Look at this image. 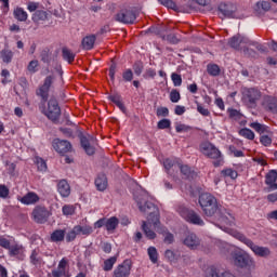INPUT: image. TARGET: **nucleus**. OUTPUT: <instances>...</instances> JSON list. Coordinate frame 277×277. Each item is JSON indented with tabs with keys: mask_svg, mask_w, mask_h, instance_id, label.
<instances>
[{
	"mask_svg": "<svg viewBox=\"0 0 277 277\" xmlns=\"http://www.w3.org/2000/svg\"><path fill=\"white\" fill-rule=\"evenodd\" d=\"M177 213L183 217L188 224H195V226H205V221L200 217V214L196 213L194 210H189L185 206L177 207Z\"/></svg>",
	"mask_w": 277,
	"mask_h": 277,
	"instance_id": "423d86ee",
	"label": "nucleus"
},
{
	"mask_svg": "<svg viewBox=\"0 0 277 277\" xmlns=\"http://www.w3.org/2000/svg\"><path fill=\"white\" fill-rule=\"evenodd\" d=\"M222 177L223 179H230L232 181H235L239 176V173L237 170L227 168L221 171Z\"/></svg>",
	"mask_w": 277,
	"mask_h": 277,
	"instance_id": "c756f323",
	"label": "nucleus"
},
{
	"mask_svg": "<svg viewBox=\"0 0 277 277\" xmlns=\"http://www.w3.org/2000/svg\"><path fill=\"white\" fill-rule=\"evenodd\" d=\"M53 148L56 153H60V155H66V153H70V148H72V146L68 141L56 138L53 141Z\"/></svg>",
	"mask_w": 277,
	"mask_h": 277,
	"instance_id": "2eb2a0df",
	"label": "nucleus"
},
{
	"mask_svg": "<svg viewBox=\"0 0 277 277\" xmlns=\"http://www.w3.org/2000/svg\"><path fill=\"white\" fill-rule=\"evenodd\" d=\"M239 135L246 140H254V132L248 128L240 129Z\"/></svg>",
	"mask_w": 277,
	"mask_h": 277,
	"instance_id": "58836bf2",
	"label": "nucleus"
},
{
	"mask_svg": "<svg viewBox=\"0 0 277 277\" xmlns=\"http://www.w3.org/2000/svg\"><path fill=\"white\" fill-rule=\"evenodd\" d=\"M9 254L11 256H14L15 259H18V261L25 260V247L19 243H12L11 248L9 249Z\"/></svg>",
	"mask_w": 277,
	"mask_h": 277,
	"instance_id": "f3484780",
	"label": "nucleus"
},
{
	"mask_svg": "<svg viewBox=\"0 0 277 277\" xmlns=\"http://www.w3.org/2000/svg\"><path fill=\"white\" fill-rule=\"evenodd\" d=\"M207 70L208 75H211V77H217L220 75V66L216 64H209Z\"/></svg>",
	"mask_w": 277,
	"mask_h": 277,
	"instance_id": "ea45409f",
	"label": "nucleus"
},
{
	"mask_svg": "<svg viewBox=\"0 0 277 277\" xmlns=\"http://www.w3.org/2000/svg\"><path fill=\"white\" fill-rule=\"evenodd\" d=\"M171 103H179L181 101V93L176 90H172L170 93Z\"/></svg>",
	"mask_w": 277,
	"mask_h": 277,
	"instance_id": "603ef678",
	"label": "nucleus"
},
{
	"mask_svg": "<svg viewBox=\"0 0 277 277\" xmlns=\"http://www.w3.org/2000/svg\"><path fill=\"white\" fill-rule=\"evenodd\" d=\"M106 224H107V217H102L94 223V228H103V226L106 227Z\"/></svg>",
	"mask_w": 277,
	"mask_h": 277,
	"instance_id": "e2e57ef3",
	"label": "nucleus"
},
{
	"mask_svg": "<svg viewBox=\"0 0 277 277\" xmlns=\"http://www.w3.org/2000/svg\"><path fill=\"white\" fill-rule=\"evenodd\" d=\"M174 163H181V160L179 159H175V160H172L170 158L166 159L163 161V166H164V169L167 170V172H170V170H172V168H174Z\"/></svg>",
	"mask_w": 277,
	"mask_h": 277,
	"instance_id": "79ce46f5",
	"label": "nucleus"
},
{
	"mask_svg": "<svg viewBox=\"0 0 277 277\" xmlns=\"http://www.w3.org/2000/svg\"><path fill=\"white\" fill-rule=\"evenodd\" d=\"M36 163L40 172L47 171V162L42 158H36Z\"/></svg>",
	"mask_w": 277,
	"mask_h": 277,
	"instance_id": "5fc2aeb1",
	"label": "nucleus"
},
{
	"mask_svg": "<svg viewBox=\"0 0 277 277\" xmlns=\"http://www.w3.org/2000/svg\"><path fill=\"white\" fill-rule=\"evenodd\" d=\"M70 267V260L68 258H63L56 268H54L49 277H70L68 275V269Z\"/></svg>",
	"mask_w": 277,
	"mask_h": 277,
	"instance_id": "9b49d317",
	"label": "nucleus"
},
{
	"mask_svg": "<svg viewBox=\"0 0 277 277\" xmlns=\"http://www.w3.org/2000/svg\"><path fill=\"white\" fill-rule=\"evenodd\" d=\"M95 187L98 189V192H105V189H107V176H97L95 180Z\"/></svg>",
	"mask_w": 277,
	"mask_h": 277,
	"instance_id": "cd10ccee",
	"label": "nucleus"
},
{
	"mask_svg": "<svg viewBox=\"0 0 277 277\" xmlns=\"http://www.w3.org/2000/svg\"><path fill=\"white\" fill-rule=\"evenodd\" d=\"M232 237H235V239H238V241H241V243H245V246L250 248V250H252V252L255 254V256L265 258V256H269V254H272V252L269 251V248L259 247V246L254 245V242L252 240L248 239L243 234H241L237 230L232 232Z\"/></svg>",
	"mask_w": 277,
	"mask_h": 277,
	"instance_id": "7ed1b4c3",
	"label": "nucleus"
},
{
	"mask_svg": "<svg viewBox=\"0 0 277 277\" xmlns=\"http://www.w3.org/2000/svg\"><path fill=\"white\" fill-rule=\"evenodd\" d=\"M77 235H79L78 232H76V226L66 235V241H75L77 239Z\"/></svg>",
	"mask_w": 277,
	"mask_h": 277,
	"instance_id": "864d4df0",
	"label": "nucleus"
},
{
	"mask_svg": "<svg viewBox=\"0 0 277 277\" xmlns=\"http://www.w3.org/2000/svg\"><path fill=\"white\" fill-rule=\"evenodd\" d=\"M258 8H261V10H264L265 12H268V10H272V4L268 1H259L256 3Z\"/></svg>",
	"mask_w": 277,
	"mask_h": 277,
	"instance_id": "13d9d810",
	"label": "nucleus"
},
{
	"mask_svg": "<svg viewBox=\"0 0 277 277\" xmlns=\"http://www.w3.org/2000/svg\"><path fill=\"white\" fill-rule=\"evenodd\" d=\"M175 131L176 133H187L188 131H192V127L185 123H175Z\"/></svg>",
	"mask_w": 277,
	"mask_h": 277,
	"instance_id": "c03bdc74",
	"label": "nucleus"
},
{
	"mask_svg": "<svg viewBox=\"0 0 277 277\" xmlns=\"http://www.w3.org/2000/svg\"><path fill=\"white\" fill-rule=\"evenodd\" d=\"M161 5H164V8H168L169 10H179V6H176V3L172 0H159Z\"/></svg>",
	"mask_w": 277,
	"mask_h": 277,
	"instance_id": "09e8293b",
	"label": "nucleus"
},
{
	"mask_svg": "<svg viewBox=\"0 0 277 277\" xmlns=\"http://www.w3.org/2000/svg\"><path fill=\"white\" fill-rule=\"evenodd\" d=\"M81 146L83 150H85L87 155H94L95 149L94 146L90 145V141H88V137L82 136L81 140Z\"/></svg>",
	"mask_w": 277,
	"mask_h": 277,
	"instance_id": "2f4dec72",
	"label": "nucleus"
},
{
	"mask_svg": "<svg viewBox=\"0 0 277 277\" xmlns=\"http://www.w3.org/2000/svg\"><path fill=\"white\" fill-rule=\"evenodd\" d=\"M143 69H144V67L140 63H135L133 65V70H134L135 75H137V76L142 75Z\"/></svg>",
	"mask_w": 277,
	"mask_h": 277,
	"instance_id": "69168bd1",
	"label": "nucleus"
},
{
	"mask_svg": "<svg viewBox=\"0 0 277 277\" xmlns=\"http://www.w3.org/2000/svg\"><path fill=\"white\" fill-rule=\"evenodd\" d=\"M200 151L206 157H209V159H216V161L213 162L214 168H220L222 163H224V159L222 158V151L215 145L207 142L202 143L200 145Z\"/></svg>",
	"mask_w": 277,
	"mask_h": 277,
	"instance_id": "20e7f679",
	"label": "nucleus"
},
{
	"mask_svg": "<svg viewBox=\"0 0 277 277\" xmlns=\"http://www.w3.org/2000/svg\"><path fill=\"white\" fill-rule=\"evenodd\" d=\"M260 142L263 146H272V137L267 136V135H262L260 137Z\"/></svg>",
	"mask_w": 277,
	"mask_h": 277,
	"instance_id": "680f3d73",
	"label": "nucleus"
},
{
	"mask_svg": "<svg viewBox=\"0 0 277 277\" xmlns=\"http://www.w3.org/2000/svg\"><path fill=\"white\" fill-rule=\"evenodd\" d=\"M249 127L251 129H253L254 131H256V133H267V126L259 123V122H252L249 124Z\"/></svg>",
	"mask_w": 277,
	"mask_h": 277,
	"instance_id": "4c0bfd02",
	"label": "nucleus"
},
{
	"mask_svg": "<svg viewBox=\"0 0 277 277\" xmlns=\"http://www.w3.org/2000/svg\"><path fill=\"white\" fill-rule=\"evenodd\" d=\"M262 106L271 114H277V97L266 95L263 97Z\"/></svg>",
	"mask_w": 277,
	"mask_h": 277,
	"instance_id": "dca6fc26",
	"label": "nucleus"
},
{
	"mask_svg": "<svg viewBox=\"0 0 277 277\" xmlns=\"http://www.w3.org/2000/svg\"><path fill=\"white\" fill-rule=\"evenodd\" d=\"M132 268L133 263L131 260H124L114 269L113 277H130Z\"/></svg>",
	"mask_w": 277,
	"mask_h": 277,
	"instance_id": "f8f14e48",
	"label": "nucleus"
},
{
	"mask_svg": "<svg viewBox=\"0 0 277 277\" xmlns=\"http://www.w3.org/2000/svg\"><path fill=\"white\" fill-rule=\"evenodd\" d=\"M177 168H180L183 176H185L186 179L194 177V171H192V168H189V166L177 162Z\"/></svg>",
	"mask_w": 277,
	"mask_h": 277,
	"instance_id": "473e14b6",
	"label": "nucleus"
},
{
	"mask_svg": "<svg viewBox=\"0 0 277 277\" xmlns=\"http://www.w3.org/2000/svg\"><path fill=\"white\" fill-rule=\"evenodd\" d=\"M13 15L14 18H16V21H19L21 23H25V21H27L28 16L27 15V11H25V9L17 6L14 11H13Z\"/></svg>",
	"mask_w": 277,
	"mask_h": 277,
	"instance_id": "a878e982",
	"label": "nucleus"
},
{
	"mask_svg": "<svg viewBox=\"0 0 277 277\" xmlns=\"http://www.w3.org/2000/svg\"><path fill=\"white\" fill-rule=\"evenodd\" d=\"M227 113L229 115V118H232V120H241V113L239 110L229 108Z\"/></svg>",
	"mask_w": 277,
	"mask_h": 277,
	"instance_id": "8fccbe9b",
	"label": "nucleus"
},
{
	"mask_svg": "<svg viewBox=\"0 0 277 277\" xmlns=\"http://www.w3.org/2000/svg\"><path fill=\"white\" fill-rule=\"evenodd\" d=\"M229 47H232V49H236L238 51H243V53H246V51H248L247 47L248 44H254L253 42H251L248 38L241 36V35H237L235 37H233L232 39H229L228 41Z\"/></svg>",
	"mask_w": 277,
	"mask_h": 277,
	"instance_id": "9d476101",
	"label": "nucleus"
},
{
	"mask_svg": "<svg viewBox=\"0 0 277 277\" xmlns=\"http://www.w3.org/2000/svg\"><path fill=\"white\" fill-rule=\"evenodd\" d=\"M39 63L37 60L30 61L28 64V70L29 72H36L38 70Z\"/></svg>",
	"mask_w": 277,
	"mask_h": 277,
	"instance_id": "052dcab7",
	"label": "nucleus"
},
{
	"mask_svg": "<svg viewBox=\"0 0 277 277\" xmlns=\"http://www.w3.org/2000/svg\"><path fill=\"white\" fill-rule=\"evenodd\" d=\"M135 18V13L131 10H121L116 15V21H118V23H123L124 25H133Z\"/></svg>",
	"mask_w": 277,
	"mask_h": 277,
	"instance_id": "4468645a",
	"label": "nucleus"
},
{
	"mask_svg": "<svg viewBox=\"0 0 277 277\" xmlns=\"http://www.w3.org/2000/svg\"><path fill=\"white\" fill-rule=\"evenodd\" d=\"M229 155H233V157H246L243 151L241 149H237L234 145L229 146Z\"/></svg>",
	"mask_w": 277,
	"mask_h": 277,
	"instance_id": "3c124183",
	"label": "nucleus"
},
{
	"mask_svg": "<svg viewBox=\"0 0 277 277\" xmlns=\"http://www.w3.org/2000/svg\"><path fill=\"white\" fill-rule=\"evenodd\" d=\"M41 113L49 118V120L55 121L60 120L62 116V109L60 108V103L55 98H50L48 106H40Z\"/></svg>",
	"mask_w": 277,
	"mask_h": 277,
	"instance_id": "39448f33",
	"label": "nucleus"
},
{
	"mask_svg": "<svg viewBox=\"0 0 277 277\" xmlns=\"http://www.w3.org/2000/svg\"><path fill=\"white\" fill-rule=\"evenodd\" d=\"M51 211L47 207L37 206L32 210L31 217L37 224H44L49 221Z\"/></svg>",
	"mask_w": 277,
	"mask_h": 277,
	"instance_id": "1a4fd4ad",
	"label": "nucleus"
},
{
	"mask_svg": "<svg viewBox=\"0 0 277 277\" xmlns=\"http://www.w3.org/2000/svg\"><path fill=\"white\" fill-rule=\"evenodd\" d=\"M124 81H133V71L131 69H127L122 75Z\"/></svg>",
	"mask_w": 277,
	"mask_h": 277,
	"instance_id": "0e129e2a",
	"label": "nucleus"
},
{
	"mask_svg": "<svg viewBox=\"0 0 277 277\" xmlns=\"http://www.w3.org/2000/svg\"><path fill=\"white\" fill-rule=\"evenodd\" d=\"M118 262V255L110 256L104 261L102 266L104 272H111L114 269V264Z\"/></svg>",
	"mask_w": 277,
	"mask_h": 277,
	"instance_id": "bb28decb",
	"label": "nucleus"
},
{
	"mask_svg": "<svg viewBox=\"0 0 277 277\" xmlns=\"http://www.w3.org/2000/svg\"><path fill=\"white\" fill-rule=\"evenodd\" d=\"M219 12H220V15L223 16L224 18H230V16H233V12L228 10V5L225 3H221L219 5Z\"/></svg>",
	"mask_w": 277,
	"mask_h": 277,
	"instance_id": "e433bc0d",
	"label": "nucleus"
},
{
	"mask_svg": "<svg viewBox=\"0 0 277 277\" xmlns=\"http://www.w3.org/2000/svg\"><path fill=\"white\" fill-rule=\"evenodd\" d=\"M119 224H120V221L116 216L106 219V230L108 233H114V230H116L118 228Z\"/></svg>",
	"mask_w": 277,
	"mask_h": 277,
	"instance_id": "393cba45",
	"label": "nucleus"
},
{
	"mask_svg": "<svg viewBox=\"0 0 277 277\" xmlns=\"http://www.w3.org/2000/svg\"><path fill=\"white\" fill-rule=\"evenodd\" d=\"M64 237H66V230L64 229H55L52 234H51V241H54V243H57L60 241H62L64 239Z\"/></svg>",
	"mask_w": 277,
	"mask_h": 277,
	"instance_id": "c85d7f7f",
	"label": "nucleus"
},
{
	"mask_svg": "<svg viewBox=\"0 0 277 277\" xmlns=\"http://www.w3.org/2000/svg\"><path fill=\"white\" fill-rule=\"evenodd\" d=\"M47 18H49V13H47V11H44V10H37L32 14V21L37 24L44 23V21H47Z\"/></svg>",
	"mask_w": 277,
	"mask_h": 277,
	"instance_id": "b1692460",
	"label": "nucleus"
},
{
	"mask_svg": "<svg viewBox=\"0 0 277 277\" xmlns=\"http://www.w3.org/2000/svg\"><path fill=\"white\" fill-rule=\"evenodd\" d=\"M170 127H172V121L170 119H161L157 123V128L160 130L170 129Z\"/></svg>",
	"mask_w": 277,
	"mask_h": 277,
	"instance_id": "de8ad7c7",
	"label": "nucleus"
},
{
	"mask_svg": "<svg viewBox=\"0 0 277 277\" xmlns=\"http://www.w3.org/2000/svg\"><path fill=\"white\" fill-rule=\"evenodd\" d=\"M147 252L151 263H157L159 256V254L157 253V249L155 247H149Z\"/></svg>",
	"mask_w": 277,
	"mask_h": 277,
	"instance_id": "37998d69",
	"label": "nucleus"
},
{
	"mask_svg": "<svg viewBox=\"0 0 277 277\" xmlns=\"http://www.w3.org/2000/svg\"><path fill=\"white\" fill-rule=\"evenodd\" d=\"M277 171L271 170L265 177V183L271 187V189H277Z\"/></svg>",
	"mask_w": 277,
	"mask_h": 277,
	"instance_id": "412c9836",
	"label": "nucleus"
},
{
	"mask_svg": "<svg viewBox=\"0 0 277 277\" xmlns=\"http://www.w3.org/2000/svg\"><path fill=\"white\" fill-rule=\"evenodd\" d=\"M63 215H75L76 208L72 205H65L62 208Z\"/></svg>",
	"mask_w": 277,
	"mask_h": 277,
	"instance_id": "49530a36",
	"label": "nucleus"
},
{
	"mask_svg": "<svg viewBox=\"0 0 277 277\" xmlns=\"http://www.w3.org/2000/svg\"><path fill=\"white\" fill-rule=\"evenodd\" d=\"M76 233H78V235H92V233H94V229L90 225H85V226L77 225Z\"/></svg>",
	"mask_w": 277,
	"mask_h": 277,
	"instance_id": "f704fd0d",
	"label": "nucleus"
},
{
	"mask_svg": "<svg viewBox=\"0 0 277 277\" xmlns=\"http://www.w3.org/2000/svg\"><path fill=\"white\" fill-rule=\"evenodd\" d=\"M234 265L237 267H254V260L247 253H236Z\"/></svg>",
	"mask_w": 277,
	"mask_h": 277,
	"instance_id": "ddd939ff",
	"label": "nucleus"
},
{
	"mask_svg": "<svg viewBox=\"0 0 277 277\" xmlns=\"http://www.w3.org/2000/svg\"><path fill=\"white\" fill-rule=\"evenodd\" d=\"M17 200L18 202H22V205L26 206L36 205L37 202H40V196L34 192H29L23 197H17Z\"/></svg>",
	"mask_w": 277,
	"mask_h": 277,
	"instance_id": "a211bd4d",
	"label": "nucleus"
},
{
	"mask_svg": "<svg viewBox=\"0 0 277 277\" xmlns=\"http://www.w3.org/2000/svg\"><path fill=\"white\" fill-rule=\"evenodd\" d=\"M134 200L138 207L141 213L147 215V222L143 221L142 228L147 239H155L157 234L150 229V226L154 227V230L158 232L164 237V243H172L174 241V235L168 233V229L161 226L159 222V208L155 203L148 201V195L141 194L134 197Z\"/></svg>",
	"mask_w": 277,
	"mask_h": 277,
	"instance_id": "f257e3e1",
	"label": "nucleus"
},
{
	"mask_svg": "<svg viewBox=\"0 0 277 277\" xmlns=\"http://www.w3.org/2000/svg\"><path fill=\"white\" fill-rule=\"evenodd\" d=\"M102 250H103V252H105V254H110L111 253V243L104 242L102 245Z\"/></svg>",
	"mask_w": 277,
	"mask_h": 277,
	"instance_id": "338daca9",
	"label": "nucleus"
},
{
	"mask_svg": "<svg viewBox=\"0 0 277 277\" xmlns=\"http://www.w3.org/2000/svg\"><path fill=\"white\" fill-rule=\"evenodd\" d=\"M211 202H215V197L209 193H203L199 196V205L200 207H209Z\"/></svg>",
	"mask_w": 277,
	"mask_h": 277,
	"instance_id": "5701e85b",
	"label": "nucleus"
},
{
	"mask_svg": "<svg viewBox=\"0 0 277 277\" xmlns=\"http://www.w3.org/2000/svg\"><path fill=\"white\" fill-rule=\"evenodd\" d=\"M0 57L4 64H10V62H12V57H14V52H12V50H2L0 52Z\"/></svg>",
	"mask_w": 277,
	"mask_h": 277,
	"instance_id": "72a5a7b5",
	"label": "nucleus"
},
{
	"mask_svg": "<svg viewBox=\"0 0 277 277\" xmlns=\"http://www.w3.org/2000/svg\"><path fill=\"white\" fill-rule=\"evenodd\" d=\"M30 263L32 265H41L42 256L40 255V249H34L30 254Z\"/></svg>",
	"mask_w": 277,
	"mask_h": 277,
	"instance_id": "7c9ffc66",
	"label": "nucleus"
},
{
	"mask_svg": "<svg viewBox=\"0 0 277 277\" xmlns=\"http://www.w3.org/2000/svg\"><path fill=\"white\" fill-rule=\"evenodd\" d=\"M57 192L62 198H68V196H70V184H68V181L61 180L57 183Z\"/></svg>",
	"mask_w": 277,
	"mask_h": 277,
	"instance_id": "aec40b11",
	"label": "nucleus"
},
{
	"mask_svg": "<svg viewBox=\"0 0 277 277\" xmlns=\"http://www.w3.org/2000/svg\"><path fill=\"white\" fill-rule=\"evenodd\" d=\"M62 53L63 58L65 62H68V64H72L75 62V54L68 48H63Z\"/></svg>",
	"mask_w": 277,
	"mask_h": 277,
	"instance_id": "c9c22d12",
	"label": "nucleus"
},
{
	"mask_svg": "<svg viewBox=\"0 0 277 277\" xmlns=\"http://www.w3.org/2000/svg\"><path fill=\"white\" fill-rule=\"evenodd\" d=\"M201 209L205 215H207L208 217H213L214 215L216 220L221 224H225V226H235L236 224L235 214H233L230 210L222 208L217 203V199H214V201H212L211 205L203 206Z\"/></svg>",
	"mask_w": 277,
	"mask_h": 277,
	"instance_id": "f03ea898",
	"label": "nucleus"
},
{
	"mask_svg": "<svg viewBox=\"0 0 277 277\" xmlns=\"http://www.w3.org/2000/svg\"><path fill=\"white\" fill-rule=\"evenodd\" d=\"M197 111L201 114V116H211V113L208 108L202 106L200 103L197 102Z\"/></svg>",
	"mask_w": 277,
	"mask_h": 277,
	"instance_id": "bf43d9fd",
	"label": "nucleus"
},
{
	"mask_svg": "<svg viewBox=\"0 0 277 277\" xmlns=\"http://www.w3.org/2000/svg\"><path fill=\"white\" fill-rule=\"evenodd\" d=\"M242 101L250 107H254L256 102L261 101V91L256 88L242 89Z\"/></svg>",
	"mask_w": 277,
	"mask_h": 277,
	"instance_id": "0eeeda50",
	"label": "nucleus"
},
{
	"mask_svg": "<svg viewBox=\"0 0 277 277\" xmlns=\"http://www.w3.org/2000/svg\"><path fill=\"white\" fill-rule=\"evenodd\" d=\"M0 247L4 248V250H10V248H12V243H10L8 238L0 236Z\"/></svg>",
	"mask_w": 277,
	"mask_h": 277,
	"instance_id": "4d7b16f0",
	"label": "nucleus"
},
{
	"mask_svg": "<svg viewBox=\"0 0 277 277\" xmlns=\"http://www.w3.org/2000/svg\"><path fill=\"white\" fill-rule=\"evenodd\" d=\"M174 114L176 116H183V114H185V106H181V105L175 106Z\"/></svg>",
	"mask_w": 277,
	"mask_h": 277,
	"instance_id": "774afa93",
	"label": "nucleus"
},
{
	"mask_svg": "<svg viewBox=\"0 0 277 277\" xmlns=\"http://www.w3.org/2000/svg\"><path fill=\"white\" fill-rule=\"evenodd\" d=\"M156 116L158 118H168L170 116V109L168 107H158L156 110Z\"/></svg>",
	"mask_w": 277,
	"mask_h": 277,
	"instance_id": "a19ab883",
	"label": "nucleus"
},
{
	"mask_svg": "<svg viewBox=\"0 0 277 277\" xmlns=\"http://www.w3.org/2000/svg\"><path fill=\"white\" fill-rule=\"evenodd\" d=\"M10 196V188L8 186L0 184V198H8Z\"/></svg>",
	"mask_w": 277,
	"mask_h": 277,
	"instance_id": "6e6d98bb",
	"label": "nucleus"
},
{
	"mask_svg": "<svg viewBox=\"0 0 277 277\" xmlns=\"http://www.w3.org/2000/svg\"><path fill=\"white\" fill-rule=\"evenodd\" d=\"M171 80L173 82V85L175 88H179L183 84V78L181 77V75L176 74V72H173L171 75Z\"/></svg>",
	"mask_w": 277,
	"mask_h": 277,
	"instance_id": "a18cd8bd",
	"label": "nucleus"
},
{
	"mask_svg": "<svg viewBox=\"0 0 277 277\" xmlns=\"http://www.w3.org/2000/svg\"><path fill=\"white\" fill-rule=\"evenodd\" d=\"M95 42H96V36L89 35L82 39V48L85 51H92V49H94Z\"/></svg>",
	"mask_w": 277,
	"mask_h": 277,
	"instance_id": "4be33fe9",
	"label": "nucleus"
},
{
	"mask_svg": "<svg viewBox=\"0 0 277 277\" xmlns=\"http://www.w3.org/2000/svg\"><path fill=\"white\" fill-rule=\"evenodd\" d=\"M183 243L187 248H190V250H196V248H198V246H200V239L198 238V236H196V234L188 233L185 236Z\"/></svg>",
	"mask_w": 277,
	"mask_h": 277,
	"instance_id": "6ab92c4d",
	"label": "nucleus"
},
{
	"mask_svg": "<svg viewBox=\"0 0 277 277\" xmlns=\"http://www.w3.org/2000/svg\"><path fill=\"white\" fill-rule=\"evenodd\" d=\"M55 81V76L45 77L42 85H40L37 90V96H40L44 103L49 101V92H51V88L53 87V82Z\"/></svg>",
	"mask_w": 277,
	"mask_h": 277,
	"instance_id": "6e6552de",
	"label": "nucleus"
}]
</instances>
